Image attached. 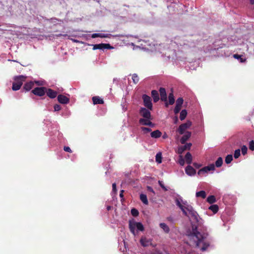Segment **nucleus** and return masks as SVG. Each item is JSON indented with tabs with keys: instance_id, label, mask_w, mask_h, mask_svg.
<instances>
[{
	"instance_id": "obj_1",
	"label": "nucleus",
	"mask_w": 254,
	"mask_h": 254,
	"mask_svg": "<svg viewBox=\"0 0 254 254\" xmlns=\"http://www.w3.org/2000/svg\"><path fill=\"white\" fill-rule=\"evenodd\" d=\"M176 205L181 209L183 214L188 217L190 222L191 227L193 229L192 232H197L196 228L201 226L202 224V219L199 216L198 213L195 211L192 206L186 203H184L185 205H182L178 199L176 200ZM190 238L196 237L194 232L190 233L188 234Z\"/></svg>"
},
{
	"instance_id": "obj_2",
	"label": "nucleus",
	"mask_w": 254,
	"mask_h": 254,
	"mask_svg": "<svg viewBox=\"0 0 254 254\" xmlns=\"http://www.w3.org/2000/svg\"><path fill=\"white\" fill-rule=\"evenodd\" d=\"M203 220H202V224L201 226L198 227L196 228L197 232H194L195 233V235H196V237H194V238H190L188 234L189 232L192 233L193 229L191 228V230H189L187 231L186 235L188 237V239L190 241L191 244L190 245L195 246V247L199 248L200 247V245L202 244V246L201 247L200 249L202 251L204 252L206 250L208 247L209 246V243L208 242H204V239L207 236V233H203L201 234L200 231H206V228L203 226Z\"/></svg>"
},
{
	"instance_id": "obj_3",
	"label": "nucleus",
	"mask_w": 254,
	"mask_h": 254,
	"mask_svg": "<svg viewBox=\"0 0 254 254\" xmlns=\"http://www.w3.org/2000/svg\"><path fill=\"white\" fill-rule=\"evenodd\" d=\"M129 229L131 233L134 236L135 234V229L137 228V230L140 231H143L144 228L143 225L141 222H136L134 220L129 221Z\"/></svg>"
},
{
	"instance_id": "obj_4",
	"label": "nucleus",
	"mask_w": 254,
	"mask_h": 254,
	"mask_svg": "<svg viewBox=\"0 0 254 254\" xmlns=\"http://www.w3.org/2000/svg\"><path fill=\"white\" fill-rule=\"evenodd\" d=\"M26 77L23 75L15 76L14 78V82L12 83V89L13 91H17L20 89L23 82L25 80Z\"/></svg>"
},
{
	"instance_id": "obj_5",
	"label": "nucleus",
	"mask_w": 254,
	"mask_h": 254,
	"mask_svg": "<svg viewBox=\"0 0 254 254\" xmlns=\"http://www.w3.org/2000/svg\"><path fill=\"white\" fill-rule=\"evenodd\" d=\"M142 99L143 101V104L145 107L150 110H152V103L151 102V99L150 97L149 96L143 94L142 95Z\"/></svg>"
},
{
	"instance_id": "obj_6",
	"label": "nucleus",
	"mask_w": 254,
	"mask_h": 254,
	"mask_svg": "<svg viewBox=\"0 0 254 254\" xmlns=\"http://www.w3.org/2000/svg\"><path fill=\"white\" fill-rule=\"evenodd\" d=\"M191 125V122L188 121L186 123L181 124L177 129V131L180 134H183L185 133V131L189 128Z\"/></svg>"
},
{
	"instance_id": "obj_7",
	"label": "nucleus",
	"mask_w": 254,
	"mask_h": 254,
	"mask_svg": "<svg viewBox=\"0 0 254 254\" xmlns=\"http://www.w3.org/2000/svg\"><path fill=\"white\" fill-rule=\"evenodd\" d=\"M47 88L45 87H36L32 90V93L38 96H44L46 92Z\"/></svg>"
},
{
	"instance_id": "obj_8",
	"label": "nucleus",
	"mask_w": 254,
	"mask_h": 254,
	"mask_svg": "<svg viewBox=\"0 0 254 254\" xmlns=\"http://www.w3.org/2000/svg\"><path fill=\"white\" fill-rule=\"evenodd\" d=\"M159 92L161 101L165 102V106L168 107V103L167 102V97L165 89L163 87H160L159 89Z\"/></svg>"
},
{
	"instance_id": "obj_9",
	"label": "nucleus",
	"mask_w": 254,
	"mask_h": 254,
	"mask_svg": "<svg viewBox=\"0 0 254 254\" xmlns=\"http://www.w3.org/2000/svg\"><path fill=\"white\" fill-rule=\"evenodd\" d=\"M149 110L148 109L142 107L139 110V114L144 118L143 119H151V113Z\"/></svg>"
},
{
	"instance_id": "obj_10",
	"label": "nucleus",
	"mask_w": 254,
	"mask_h": 254,
	"mask_svg": "<svg viewBox=\"0 0 254 254\" xmlns=\"http://www.w3.org/2000/svg\"><path fill=\"white\" fill-rule=\"evenodd\" d=\"M112 48H113V47H111L109 44L101 43V44H99L93 45V49L94 50H97V49H99V50H101V49H112Z\"/></svg>"
},
{
	"instance_id": "obj_11",
	"label": "nucleus",
	"mask_w": 254,
	"mask_h": 254,
	"mask_svg": "<svg viewBox=\"0 0 254 254\" xmlns=\"http://www.w3.org/2000/svg\"><path fill=\"white\" fill-rule=\"evenodd\" d=\"M57 99L59 103L63 104H68L69 102V99L62 94L59 95L58 96Z\"/></svg>"
},
{
	"instance_id": "obj_12",
	"label": "nucleus",
	"mask_w": 254,
	"mask_h": 254,
	"mask_svg": "<svg viewBox=\"0 0 254 254\" xmlns=\"http://www.w3.org/2000/svg\"><path fill=\"white\" fill-rule=\"evenodd\" d=\"M151 119H143L141 118L139 120V123L143 126H149L150 127H154V124L150 121Z\"/></svg>"
},
{
	"instance_id": "obj_13",
	"label": "nucleus",
	"mask_w": 254,
	"mask_h": 254,
	"mask_svg": "<svg viewBox=\"0 0 254 254\" xmlns=\"http://www.w3.org/2000/svg\"><path fill=\"white\" fill-rule=\"evenodd\" d=\"M47 96L52 99L55 98L58 94V92L51 88H47L46 92Z\"/></svg>"
},
{
	"instance_id": "obj_14",
	"label": "nucleus",
	"mask_w": 254,
	"mask_h": 254,
	"mask_svg": "<svg viewBox=\"0 0 254 254\" xmlns=\"http://www.w3.org/2000/svg\"><path fill=\"white\" fill-rule=\"evenodd\" d=\"M191 143H188L186 144L185 145L180 147L178 148V152L179 154H182L185 150H190V147L191 146Z\"/></svg>"
},
{
	"instance_id": "obj_15",
	"label": "nucleus",
	"mask_w": 254,
	"mask_h": 254,
	"mask_svg": "<svg viewBox=\"0 0 254 254\" xmlns=\"http://www.w3.org/2000/svg\"><path fill=\"white\" fill-rule=\"evenodd\" d=\"M186 173L189 176L194 175L196 173L195 170L191 166L188 165L185 169Z\"/></svg>"
},
{
	"instance_id": "obj_16",
	"label": "nucleus",
	"mask_w": 254,
	"mask_h": 254,
	"mask_svg": "<svg viewBox=\"0 0 254 254\" xmlns=\"http://www.w3.org/2000/svg\"><path fill=\"white\" fill-rule=\"evenodd\" d=\"M191 133L190 131H186L185 134L182 137L181 139V142L182 144H185L187 140H188L191 136Z\"/></svg>"
},
{
	"instance_id": "obj_17",
	"label": "nucleus",
	"mask_w": 254,
	"mask_h": 254,
	"mask_svg": "<svg viewBox=\"0 0 254 254\" xmlns=\"http://www.w3.org/2000/svg\"><path fill=\"white\" fill-rule=\"evenodd\" d=\"M140 243L143 247H146L150 244L151 241L148 240L145 237H142L140 240Z\"/></svg>"
},
{
	"instance_id": "obj_18",
	"label": "nucleus",
	"mask_w": 254,
	"mask_h": 254,
	"mask_svg": "<svg viewBox=\"0 0 254 254\" xmlns=\"http://www.w3.org/2000/svg\"><path fill=\"white\" fill-rule=\"evenodd\" d=\"M92 101L94 104H103L104 100L100 98L99 96H94L92 97Z\"/></svg>"
},
{
	"instance_id": "obj_19",
	"label": "nucleus",
	"mask_w": 254,
	"mask_h": 254,
	"mask_svg": "<svg viewBox=\"0 0 254 254\" xmlns=\"http://www.w3.org/2000/svg\"><path fill=\"white\" fill-rule=\"evenodd\" d=\"M162 132L159 130H155L151 132V137L153 138H158L161 137Z\"/></svg>"
},
{
	"instance_id": "obj_20",
	"label": "nucleus",
	"mask_w": 254,
	"mask_h": 254,
	"mask_svg": "<svg viewBox=\"0 0 254 254\" xmlns=\"http://www.w3.org/2000/svg\"><path fill=\"white\" fill-rule=\"evenodd\" d=\"M151 96L153 99V101L154 102L156 103L159 101V94H158V92L157 91H156L155 90H153L151 91Z\"/></svg>"
},
{
	"instance_id": "obj_21",
	"label": "nucleus",
	"mask_w": 254,
	"mask_h": 254,
	"mask_svg": "<svg viewBox=\"0 0 254 254\" xmlns=\"http://www.w3.org/2000/svg\"><path fill=\"white\" fill-rule=\"evenodd\" d=\"M34 85V83L33 81L26 82L23 86V89L27 91H29L33 88Z\"/></svg>"
},
{
	"instance_id": "obj_22",
	"label": "nucleus",
	"mask_w": 254,
	"mask_h": 254,
	"mask_svg": "<svg viewBox=\"0 0 254 254\" xmlns=\"http://www.w3.org/2000/svg\"><path fill=\"white\" fill-rule=\"evenodd\" d=\"M160 227L166 233H168L170 232V228L165 223H161L159 224Z\"/></svg>"
},
{
	"instance_id": "obj_23",
	"label": "nucleus",
	"mask_w": 254,
	"mask_h": 254,
	"mask_svg": "<svg viewBox=\"0 0 254 254\" xmlns=\"http://www.w3.org/2000/svg\"><path fill=\"white\" fill-rule=\"evenodd\" d=\"M185 159L186 163L190 164L192 162V156L190 152H187L185 155Z\"/></svg>"
},
{
	"instance_id": "obj_24",
	"label": "nucleus",
	"mask_w": 254,
	"mask_h": 254,
	"mask_svg": "<svg viewBox=\"0 0 254 254\" xmlns=\"http://www.w3.org/2000/svg\"><path fill=\"white\" fill-rule=\"evenodd\" d=\"M169 103L168 105H173L175 102V98L173 92L169 93L168 96Z\"/></svg>"
},
{
	"instance_id": "obj_25",
	"label": "nucleus",
	"mask_w": 254,
	"mask_h": 254,
	"mask_svg": "<svg viewBox=\"0 0 254 254\" xmlns=\"http://www.w3.org/2000/svg\"><path fill=\"white\" fill-rule=\"evenodd\" d=\"M140 199L145 204H148V201L147 200V196L144 194H141L140 195Z\"/></svg>"
},
{
	"instance_id": "obj_26",
	"label": "nucleus",
	"mask_w": 254,
	"mask_h": 254,
	"mask_svg": "<svg viewBox=\"0 0 254 254\" xmlns=\"http://www.w3.org/2000/svg\"><path fill=\"white\" fill-rule=\"evenodd\" d=\"M209 209L211 210L214 213H216L218 211L219 207L217 205L213 204L209 206Z\"/></svg>"
},
{
	"instance_id": "obj_27",
	"label": "nucleus",
	"mask_w": 254,
	"mask_h": 254,
	"mask_svg": "<svg viewBox=\"0 0 254 254\" xmlns=\"http://www.w3.org/2000/svg\"><path fill=\"white\" fill-rule=\"evenodd\" d=\"M206 192L204 190H201V191H198L196 193V197H200L202 198H205L206 197Z\"/></svg>"
},
{
	"instance_id": "obj_28",
	"label": "nucleus",
	"mask_w": 254,
	"mask_h": 254,
	"mask_svg": "<svg viewBox=\"0 0 254 254\" xmlns=\"http://www.w3.org/2000/svg\"><path fill=\"white\" fill-rule=\"evenodd\" d=\"M242 57H243L242 55H240L238 54H234L233 55V57L235 59L239 60L241 63H244L246 61V59L243 58Z\"/></svg>"
},
{
	"instance_id": "obj_29",
	"label": "nucleus",
	"mask_w": 254,
	"mask_h": 254,
	"mask_svg": "<svg viewBox=\"0 0 254 254\" xmlns=\"http://www.w3.org/2000/svg\"><path fill=\"white\" fill-rule=\"evenodd\" d=\"M187 115V112L186 110H183L180 113V119L181 121L184 120Z\"/></svg>"
},
{
	"instance_id": "obj_30",
	"label": "nucleus",
	"mask_w": 254,
	"mask_h": 254,
	"mask_svg": "<svg viewBox=\"0 0 254 254\" xmlns=\"http://www.w3.org/2000/svg\"><path fill=\"white\" fill-rule=\"evenodd\" d=\"M216 201L215 197L214 195H210L207 198V201L210 204H212Z\"/></svg>"
},
{
	"instance_id": "obj_31",
	"label": "nucleus",
	"mask_w": 254,
	"mask_h": 254,
	"mask_svg": "<svg viewBox=\"0 0 254 254\" xmlns=\"http://www.w3.org/2000/svg\"><path fill=\"white\" fill-rule=\"evenodd\" d=\"M223 164V159L222 157H219L215 162V166L217 167H220Z\"/></svg>"
},
{
	"instance_id": "obj_32",
	"label": "nucleus",
	"mask_w": 254,
	"mask_h": 254,
	"mask_svg": "<svg viewBox=\"0 0 254 254\" xmlns=\"http://www.w3.org/2000/svg\"><path fill=\"white\" fill-rule=\"evenodd\" d=\"M132 79L134 84H136L139 81V77L136 73H134L132 75Z\"/></svg>"
},
{
	"instance_id": "obj_33",
	"label": "nucleus",
	"mask_w": 254,
	"mask_h": 254,
	"mask_svg": "<svg viewBox=\"0 0 254 254\" xmlns=\"http://www.w3.org/2000/svg\"><path fill=\"white\" fill-rule=\"evenodd\" d=\"M156 161L158 163H161L162 162V155L161 153H158L156 155Z\"/></svg>"
},
{
	"instance_id": "obj_34",
	"label": "nucleus",
	"mask_w": 254,
	"mask_h": 254,
	"mask_svg": "<svg viewBox=\"0 0 254 254\" xmlns=\"http://www.w3.org/2000/svg\"><path fill=\"white\" fill-rule=\"evenodd\" d=\"M233 160V156L232 155H228L225 158V162L226 164H229Z\"/></svg>"
},
{
	"instance_id": "obj_35",
	"label": "nucleus",
	"mask_w": 254,
	"mask_h": 254,
	"mask_svg": "<svg viewBox=\"0 0 254 254\" xmlns=\"http://www.w3.org/2000/svg\"><path fill=\"white\" fill-rule=\"evenodd\" d=\"M184 99L182 97H180L177 99L176 101V105L181 106H182V104H183Z\"/></svg>"
},
{
	"instance_id": "obj_36",
	"label": "nucleus",
	"mask_w": 254,
	"mask_h": 254,
	"mask_svg": "<svg viewBox=\"0 0 254 254\" xmlns=\"http://www.w3.org/2000/svg\"><path fill=\"white\" fill-rule=\"evenodd\" d=\"M131 214L133 216L136 217L139 215L138 211L135 208L131 209Z\"/></svg>"
},
{
	"instance_id": "obj_37",
	"label": "nucleus",
	"mask_w": 254,
	"mask_h": 254,
	"mask_svg": "<svg viewBox=\"0 0 254 254\" xmlns=\"http://www.w3.org/2000/svg\"><path fill=\"white\" fill-rule=\"evenodd\" d=\"M240 152H241V150L240 149H236L235 151L234 156L235 159H237L240 157V156L241 155Z\"/></svg>"
},
{
	"instance_id": "obj_38",
	"label": "nucleus",
	"mask_w": 254,
	"mask_h": 254,
	"mask_svg": "<svg viewBox=\"0 0 254 254\" xmlns=\"http://www.w3.org/2000/svg\"><path fill=\"white\" fill-rule=\"evenodd\" d=\"M205 168L208 171H213L215 170V166L213 164H211L207 166H205Z\"/></svg>"
},
{
	"instance_id": "obj_39",
	"label": "nucleus",
	"mask_w": 254,
	"mask_h": 254,
	"mask_svg": "<svg viewBox=\"0 0 254 254\" xmlns=\"http://www.w3.org/2000/svg\"><path fill=\"white\" fill-rule=\"evenodd\" d=\"M141 129L143 132L144 133H146L151 131V128L146 127H141Z\"/></svg>"
},
{
	"instance_id": "obj_40",
	"label": "nucleus",
	"mask_w": 254,
	"mask_h": 254,
	"mask_svg": "<svg viewBox=\"0 0 254 254\" xmlns=\"http://www.w3.org/2000/svg\"><path fill=\"white\" fill-rule=\"evenodd\" d=\"M248 150V148L246 145H243L241 148L242 153L243 155H245L247 154Z\"/></svg>"
},
{
	"instance_id": "obj_41",
	"label": "nucleus",
	"mask_w": 254,
	"mask_h": 254,
	"mask_svg": "<svg viewBox=\"0 0 254 254\" xmlns=\"http://www.w3.org/2000/svg\"><path fill=\"white\" fill-rule=\"evenodd\" d=\"M181 106L176 105L174 110V113L175 114L179 113L181 110Z\"/></svg>"
},
{
	"instance_id": "obj_42",
	"label": "nucleus",
	"mask_w": 254,
	"mask_h": 254,
	"mask_svg": "<svg viewBox=\"0 0 254 254\" xmlns=\"http://www.w3.org/2000/svg\"><path fill=\"white\" fill-rule=\"evenodd\" d=\"M178 162H179V164L181 166H184V165L185 161L184 159L183 158V157L182 156H180V158H179V160L178 161Z\"/></svg>"
},
{
	"instance_id": "obj_43",
	"label": "nucleus",
	"mask_w": 254,
	"mask_h": 254,
	"mask_svg": "<svg viewBox=\"0 0 254 254\" xmlns=\"http://www.w3.org/2000/svg\"><path fill=\"white\" fill-rule=\"evenodd\" d=\"M158 184H159L161 188L164 190L167 191L168 190V189L165 187L164 185L163 184V182L161 181H158Z\"/></svg>"
},
{
	"instance_id": "obj_44",
	"label": "nucleus",
	"mask_w": 254,
	"mask_h": 254,
	"mask_svg": "<svg viewBox=\"0 0 254 254\" xmlns=\"http://www.w3.org/2000/svg\"><path fill=\"white\" fill-rule=\"evenodd\" d=\"M249 148L250 150H254V141L251 140L249 143Z\"/></svg>"
},
{
	"instance_id": "obj_45",
	"label": "nucleus",
	"mask_w": 254,
	"mask_h": 254,
	"mask_svg": "<svg viewBox=\"0 0 254 254\" xmlns=\"http://www.w3.org/2000/svg\"><path fill=\"white\" fill-rule=\"evenodd\" d=\"M202 172H203V173H207L208 172V171L206 170V169L205 168V167L200 169L198 171V175H200Z\"/></svg>"
},
{
	"instance_id": "obj_46",
	"label": "nucleus",
	"mask_w": 254,
	"mask_h": 254,
	"mask_svg": "<svg viewBox=\"0 0 254 254\" xmlns=\"http://www.w3.org/2000/svg\"><path fill=\"white\" fill-rule=\"evenodd\" d=\"M54 111H59L60 110H61V106L58 105V104L55 105L54 107Z\"/></svg>"
},
{
	"instance_id": "obj_47",
	"label": "nucleus",
	"mask_w": 254,
	"mask_h": 254,
	"mask_svg": "<svg viewBox=\"0 0 254 254\" xmlns=\"http://www.w3.org/2000/svg\"><path fill=\"white\" fill-rule=\"evenodd\" d=\"M64 150L65 151H66V152H69V153H71L72 152V151H71V149L68 146H64Z\"/></svg>"
},
{
	"instance_id": "obj_48",
	"label": "nucleus",
	"mask_w": 254,
	"mask_h": 254,
	"mask_svg": "<svg viewBox=\"0 0 254 254\" xmlns=\"http://www.w3.org/2000/svg\"><path fill=\"white\" fill-rule=\"evenodd\" d=\"M193 165L196 169L199 168L202 166L201 164L197 163H193Z\"/></svg>"
},
{
	"instance_id": "obj_49",
	"label": "nucleus",
	"mask_w": 254,
	"mask_h": 254,
	"mask_svg": "<svg viewBox=\"0 0 254 254\" xmlns=\"http://www.w3.org/2000/svg\"><path fill=\"white\" fill-rule=\"evenodd\" d=\"M147 190L150 192H152L153 194H155V192L152 187H151L150 186H147Z\"/></svg>"
},
{
	"instance_id": "obj_50",
	"label": "nucleus",
	"mask_w": 254,
	"mask_h": 254,
	"mask_svg": "<svg viewBox=\"0 0 254 254\" xmlns=\"http://www.w3.org/2000/svg\"><path fill=\"white\" fill-rule=\"evenodd\" d=\"M99 37H100V38H108V37H109V35L107 34L100 33Z\"/></svg>"
},
{
	"instance_id": "obj_51",
	"label": "nucleus",
	"mask_w": 254,
	"mask_h": 254,
	"mask_svg": "<svg viewBox=\"0 0 254 254\" xmlns=\"http://www.w3.org/2000/svg\"><path fill=\"white\" fill-rule=\"evenodd\" d=\"M99 36H100V33H94L91 35V37L92 38L99 37Z\"/></svg>"
},
{
	"instance_id": "obj_52",
	"label": "nucleus",
	"mask_w": 254,
	"mask_h": 254,
	"mask_svg": "<svg viewBox=\"0 0 254 254\" xmlns=\"http://www.w3.org/2000/svg\"><path fill=\"white\" fill-rule=\"evenodd\" d=\"M112 187H113V190L114 191H116L117 190H116V184L115 183L113 184Z\"/></svg>"
},
{
	"instance_id": "obj_53",
	"label": "nucleus",
	"mask_w": 254,
	"mask_h": 254,
	"mask_svg": "<svg viewBox=\"0 0 254 254\" xmlns=\"http://www.w3.org/2000/svg\"><path fill=\"white\" fill-rule=\"evenodd\" d=\"M124 192V190H121L120 191V197L123 198V197H124V194H123Z\"/></svg>"
},
{
	"instance_id": "obj_54",
	"label": "nucleus",
	"mask_w": 254,
	"mask_h": 254,
	"mask_svg": "<svg viewBox=\"0 0 254 254\" xmlns=\"http://www.w3.org/2000/svg\"><path fill=\"white\" fill-rule=\"evenodd\" d=\"M56 37H60V36H66L67 35L66 34H57L55 35Z\"/></svg>"
},
{
	"instance_id": "obj_55",
	"label": "nucleus",
	"mask_w": 254,
	"mask_h": 254,
	"mask_svg": "<svg viewBox=\"0 0 254 254\" xmlns=\"http://www.w3.org/2000/svg\"><path fill=\"white\" fill-rule=\"evenodd\" d=\"M162 137H163V138L165 139V138H167V137H168V135H167V134L166 133H165L163 134V135Z\"/></svg>"
},
{
	"instance_id": "obj_56",
	"label": "nucleus",
	"mask_w": 254,
	"mask_h": 254,
	"mask_svg": "<svg viewBox=\"0 0 254 254\" xmlns=\"http://www.w3.org/2000/svg\"><path fill=\"white\" fill-rule=\"evenodd\" d=\"M250 3L251 4H254V0H250Z\"/></svg>"
},
{
	"instance_id": "obj_57",
	"label": "nucleus",
	"mask_w": 254,
	"mask_h": 254,
	"mask_svg": "<svg viewBox=\"0 0 254 254\" xmlns=\"http://www.w3.org/2000/svg\"><path fill=\"white\" fill-rule=\"evenodd\" d=\"M110 208H111V207H110V206H108V207H107V209H108V210H109L110 209Z\"/></svg>"
},
{
	"instance_id": "obj_58",
	"label": "nucleus",
	"mask_w": 254,
	"mask_h": 254,
	"mask_svg": "<svg viewBox=\"0 0 254 254\" xmlns=\"http://www.w3.org/2000/svg\"><path fill=\"white\" fill-rule=\"evenodd\" d=\"M168 219L169 220H171V218L169 217V218H168Z\"/></svg>"
},
{
	"instance_id": "obj_59",
	"label": "nucleus",
	"mask_w": 254,
	"mask_h": 254,
	"mask_svg": "<svg viewBox=\"0 0 254 254\" xmlns=\"http://www.w3.org/2000/svg\"><path fill=\"white\" fill-rule=\"evenodd\" d=\"M176 121L178 120V118L177 117L176 118Z\"/></svg>"
},
{
	"instance_id": "obj_60",
	"label": "nucleus",
	"mask_w": 254,
	"mask_h": 254,
	"mask_svg": "<svg viewBox=\"0 0 254 254\" xmlns=\"http://www.w3.org/2000/svg\"><path fill=\"white\" fill-rule=\"evenodd\" d=\"M158 254H162V253H159Z\"/></svg>"
}]
</instances>
